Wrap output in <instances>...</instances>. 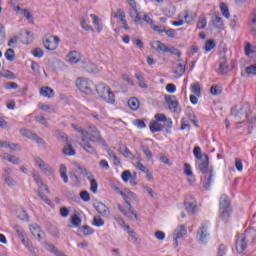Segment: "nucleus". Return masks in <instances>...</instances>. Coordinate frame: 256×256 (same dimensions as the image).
Segmentation results:
<instances>
[{
    "instance_id": "obj_53",
    "label": "nucleus",
    "mask_w": 256,
    "mask_h": 256,
    "mask_svg": "<svg viewBox=\"0 0 256 256\" xmlns=\"http://www.w3.org/2000/svg\"><path fill=\"white\" fill-rule=\"evenodd\" d=\"M115 19H120V21L125 20V11L123 9H118L114 14Z\"/></svg>"
},
{
    "instance_id": "obj_17",
    "label": "nucleus",
    "mask_w": 256,
    "mask_h": 256,
    "mask_svg": "<svg viewBox=\"0 0 256 256\" xmlns=\"http://www.w3.org/2000/svg\"><path fill=\"white\" fill-rule=\"evenodd\" d=\"M165 101L170 109V111H173V113H177L178 112V106H179V102H177V97L169 95V96H165Z\"/></svg>"
},
{
    "instance_id": "obj_26",
    "label": "nucleus",
    "mask_w": 256,
    "mask_h": 256,
    "mask_svg": "<svg viewBox=\"0 0 256 256\" xmlns=\"http://www.w3.org/2000/svg\"><path fill=\"white\" fill-rule=\"evenodd\" d=\"M149 127L151 133H159V131H163V125H161L157 121H151Z\"/></svg>"
},
{
    "instance_id": "obj_20",
    "label": "nucleus",
    "mask_w": 256,
    "mask_h": 256,
    "mask_svg": "<svg viewBox=\"0 0 256 256\" xmlns=\"http://www.w3.org/2000/svg\"><path fill=\"white\" fill-rule=\"evenodd\" d=\"M30 231L33 235V237H37L39 241L43 239V231H41V227L37 224L30 226Z\"/></svg>"
},
{
    "instance_id": "obj_58",
    "label": "nucleus",
    "mask_w": 256,
    "mask_h": 256,
    "mask_svg": "<svg viewBox=\"0 0 256 256\" xmlns=\"http://www.w3.org/2000/svg\"><path fill=\"white\" fill-rule=\"evenodd\" d=\"M38 196H39L40 199H42V201H44V203H46L47 205H52L53 202H52L49 198H47V195H45V193L39 192V193H38Z\"/></svg>"
},
{
    "instance_id": "obj_13",
    "label": "nucleus",
    "mask_w": 256,
    "mask_h": 256,
    "mask_svg": "<svg viewBox=\"0 0 256 256\" xmlns=\"http://www.w3.org/2000/svg\"><path fill=\"white\" fill-rule=\"evenodd\" d=\"M20 133L21 135H23V137H27V139L35 141L36 143H38V145H41V143H43V138L37 136V134L33 133L31 130L20 129Z\"/></svg>"
},
{
    "instance_id": "obj_54",
    "label": "nucleus",
    "mask_w": 256,
    "mask_h": 256,
    "mask_svg": "<svg viewBox=\"0 0 256 256\" xmlns=\"http://www.w3.org/2000/svg\"><path fill=\"white\" fill-rule=\"evenodd\" d=\"M25 247L28 248V250L30 251V253H32V255H34V256L37 255V249H35V247L33 246V243H31V241L26 242Z\"/></svg>"
},
{
    "instance_id": "obj_49",
    "label": "nucleus",
    "mask_w": 256,
    "mask_h": 256,
    "mask_svg": "<svg viewBox=\"0 0 256 256\" xmlns=\"http://www.w3.org/2000/svg\"><path fill=\"white\" fill-rule=\"evenodd\" d=\"M133 176V174H131V171L129 170H125L122 172L121 177H122V181H124V183H129V179Z\"/></svg>"
},
{
    "instance_id": "obj_22",
    "label": "nucleus",
    "mask_w": 256,
    "mask_h": 256,
    "mask_svg": "<svg viewBox=\"0 0 256 256\" xmlns=\"http://www.w3.org/2000/svg\"><path fill=\"white\" fill-rule=\"evenodd\" d=\"M40 95L42 97H48V99H52V97H55V91H53L52 88L45 86L40 89Z\"/></svg>"
},
{
    "instance_id": "obj_5",
    "label": "nucleus",
    "mask_w": 256,
    "mask_h": 256,
    "mask_svg": "<svg viewBox=\"0 0 256 256\" xmlns=\"http://www.w3.org/2000/svg\"><path fill=\"white\" fill-rule=\"evenodd\" d=\"M73 129L78 131V133L82 134V137H88V141H91L92 143H97L101 141V134L99 133V130H97V127L90 126L89 127V133L84 130L81 127H77V125L72 124Z\"/></svg>"
},
{
    "instance_id": "obj_60",
    "label": "nucleus",
    "mask_w": 256,
    "mask_h": 256,
    "mask_svg": "<svg viewBox=\"0 0 256 256\" xmlns=\"http://www.w3.org/2000/svg\"><path fill=\"white\" fill-rule=\"evenodd\" d=\"M193 153H194V156L196 157L197 161H198V159H203V155L201 154V147L196 146L194 148Z\"/></svg>"
},
{
    "instance_id": "obj_42",
    "label": "nucleus",
    "mask_w": 256,
    "mask_h": 256,
    "mask_svg": "<svg viewBox=\"0 0 256 256\" xmlns=\"http://www.w3.org/2000/svg\"><path fill=\"white\" fill-rule=\"evenodd\" d=\"M35 121H37V123H40V125H44V127H48L49 125L47 119L42 114L35 116Z\"/></svg>"
},
{
    "instance_id": "obj_55",
    "label": "nucleus",
    "mask_w": 256,
    "mask_h": 256,
    "mask_svg": "<svg viewBox=\"0 0 256 256\" xmlns=\"http://www.w3.org/2000/svg\"><path fill=\"white\" fill-rule=\"evenodd\" d=\"M205 51H211L212 49H215V41L214 40H208L204 47Z\"/></svg>"
},
{
    "instance_id": "obj_41",
    "label": "nucleus",
    "mask_w": 256,
    "mask_h": 256,
    "mask_svg": "<svg viewBox=\"0 0 256 256\" xmlns=\"http://www.w3.org/2000/svg\"><path fill=\"white\" fill-rule=\"evenodd\" d=\"M220 9L222 11V15L226 17V19H229V17H231V14L229 13V7H227V4L221 3Z\"/></svg>"
},
{
    "instance_id": "obj_32",
    "label": "nucleus",
    "mask_w": 256,
    "mask_h": 256,
    "mask_svg": "<svg viewBox=\"0 0 256 256\" xmlns=\"http://www.w3.org/2000/svg\"><path fill=\"white\" fill-rule=\"evenodd\" d=\"M198 29H205L207 27V17L204 14H201L197 22Z\"/></svg>"
},
{
    "instance_id": "obj_28",
    "label": "nucleus",
    "mask_w": 256,
    "mask_h": 256,
    "mask_svg": "<svg viewBox=\"0 0 256 256\" xmlns=\"http://www.w3.org/2000/svg\"><path fill=\"white\" fill-rule=\"evenodd\" d=\"M60 177L64 183H69V176H67V166H65V164L60 165Z\"/></svg>"
},
{
    "instance_id": "obj_29",
    "label": "nucleus",
    "mask_w": 256,
    "mask_h": 256,
    "mask_svg": "<svg viewBox=\"0 0 256 256\" xmlns=\"http://www.w3.org/2000/svg\"><path fill=\"white\" fill-rule=\"evenodd\" d=\"M33 179L37 183V185L40 187V189H44V191H49V188L45 184H43V181L41 180V176L39 174L34 173Z\"/></svg>"
},
{
    "instance_id": "obj_57",
    "label": "nucleus",
    "mask_w": 256,
    "mask_h": 256,
    "mask_svg": "<svg viewBox=\"0 0 256 256\" xmlns=\"http://www.w3.org/2000/svg\"><path fill=\"white\" fill-rule=\"evenodd\" d=\"M184 175H187V177H191V175H193V171L191 170V165L189 163L184 164Z\"/></svg>"
},
{
    "instance_id": "obj_64",
    "label": "nucleus",
    "mask_w": 256,
    "mask_h": 256,
    "mask_svg": "<svg viewBox=\"0 0 256 256\" xmlns=\"http://www.w3.org/2000/svg\"><path fill=\"white\" fill-rule=\"evenodd\" d=\"M5 89H18L19 85L15 82H7L5 83Z\"/></svg>"
},
{
    "instance_id": "obj_51",
    "label": "nucleus",
    "mask_w": 256,
    "mask_h": 256,
    "mask_svg": "<svg viewBox=\"0 0 256 256\" xmlns=\"http://www.w3.org/2000/svg\"><path fill=\"white\" fill-rule=\"evenodd\" d=\"M81 232L83 233V235L85 237H87L89 235H93V233H94L93 229L87 225L82 227Z\"/></svg>"
},
{
    "instance_id": "obj_63",
    "label": "nucleus",
    "mask_w": 256,
    "mask_h": 256,
    "mask_svg": "<svg viewBox=\"0 0 256 256\" xmlns=\"http://www.w3.org/2000/svg\"><path fill=\"white\" fill-rule=\"evenodd\" d=\"M80 198L86 202L91 201V195H89V192H87V191L80 192Z\"/></svg>"
},
{
    "instance_id": "obj_30",
    "label": "nucleus",
    "mask_w": 256,
    "mask_h": 256,
    "mask_svg": "<svg viewBox=\"0 0 256 256\" xmlns=\"http://www.w3.org/2000/svg\"><path fill=\"white\" fill-rule=\"evenodd\" d=\"M128 106L132 111H137L139 109V99L133 97L128 100Z\"/></svg>"
},
{
    "instance_id": "obj_24",
    "label": "nucleus",
    "mask_w": 256,
    "mask_h": 256,
    "mask_svg": "<svg viewBox=\"0 0 256 256\" xmlns=\"http://www.w3.org/2000/svg\"><path fill=\"white\" fill-rule=\"evenodd\" d=\"M153 31H156L157 33H166L167 37H171L173 39V37H175V29H168L165 30V28L160 29L159 26H152Z\"/></svg>"
},
{
    "instance_id": "obj_56",
    "label": "nucleus",
    "mask_w": 256,
    "mask_h": 256,
    "mask_svg": "<svg viewBox=\"0 0 256 256\" xmlns=\"http://www.w3.org/2000/svg\"><path fill=\"white\" fill-rule=\"evenodd\" d=\"M32 55H34V57H38L39 59H41V57H43V55H44L43 49H41V48L33 49Z\"/></svg>"
},
{
    "instance_id": "obj_23",
    "label": "nucleus",
    "mask_w": 256,
    "mask_h": 256,
    "mask_svg": "<svg viewBox=\"0 0 256 256\" xmlns=\"http://www.w3.org/2000/svg\"><path fill=\"white\" fill-rule=\"evenodd\" d=\"M129 15L136 24L141 23V14H139V11H137V7L130 8Z\"/></svg>"
},
{
    "instance_id": "obj_18",
    "label": "nucleus",
    "mask_w": 256,
    "mask_h": 256,
    "mask_svg": "<svg viewBox=\"0 0 256 256\" xmlns=\"http://www.w3.org/2000/svg\"><path fill=\"white\" fill-rule=\"evenodd\" d=\"M80 145L82 146L84 151H86V153H90V155H95V153H97L95 147H93V145H91V143L87 141V138L85 136L82 137Z\"/></svg>"
},
{
    "instance_id": "obj_50",
    "label": "nucleus",
    "mask_w": 256,
    "mask_h": 256,
    "mask_svg": "<svg viewBox=\"0 0 256 256\" xmlns=\"http://www.w3.org/2000/svg\"><path fill=\"white\" fill-rule=\"evenodd\" d=\"M164 127L166 128L167 133H171V129L173 127V121H171V118H166V120L163 121Z\"/></svg>"
},
{
    "instance_id": "obj_52",
    "label": "nucleus",
    "mask_w": 256,
    "mask_h": 256,
    "mask_svg": "<svg viewBox=\"0 0 256 256\" xmlns=\"http://www.w3.org/2000/svg\"><path fill=\"white\" fill-rule=\"evenodd\" d=\"M140 149L143 151V153L147 157V159H153V152H151V150H149V147L141 146Z\"/></svg>"
},
{
    "instance_id": "obj_4",
    "label": "nucleus",
    "mask_w": 256,
    "mask_h": 256,
    "mask_svg": "<svg viewBox=\"0 0 256 256\" xmlns=\"http://www.w3.org/2000/svg\"><path fill=\"white\" fill-rule=\"evenodd\" d=\"M233 209H231V202L227 195H222L220 197V219L224 221V223H228L229 219H231V213Z\"/></svg>"
},
{
    "instance_id": "obj_48",
    "label": "nucleus",
    "mask_w": 256,
    "mask_h": 256,
    "mask_svg": "<svg viewBox=\"0 0 256 256\" xmlns=\"http://www.w3.org/2000/svg\"><path fill=\"white\" fill-rule=\"evenodd\" d=\"M5 183L8 185V187L13 188L15 185H17V182L15 179H13L11 176H4Z\"/></svg>"
},
{
    "instance_id": "obj_1",
    "label": "nucleus",
    "mask_w": 256,
    "mask_h": 256,
    "mask_svg": "<svg viewBox=\"0 0 256 256\" xmlns=\"http://www.w3.org/2000/svg\"><path fill=\"white\" fill-rule=\"evenodd\" d=\"M255 239L256 232L253 229H247L243 234L238 235L236 239L237 253H243L247 249V245L253 243Z\"/></svg>"
},
{
    "instance_id": "obj_19",
    "label": "nucleus",
    "mask_w": 256,
    "mask_h": 256,
    "mask_svg": "<svg viewBox=\"0 0 256 256\" xmlns=\"http://www.w3.org/2000/svg\"><path fill=\"white\" fill-rule=\"evenodd\" d=\"M36 164L38 167L45 173V175H51L53 173V168H51L45 161L41 160L40 158L36 159Z\"/></svg>"
},
{
    "instance_id": "obj_40",
    "label": "nucleus",
    "mask_w": 256,
    "mask_h": 256,
    "mask_svg": "<svg viewBox=\"0 0 256 256\" xmlns=\"http://www.w3.org/2000/svg\"><path fill=\"white\" fill-rule=\"evenodd\" d=\"M4 55L7 61H15V50L12 48L7 49Z\"/></svg>"
},
{
    "instance_id": "obj_36",
    "label": "nucleus",
    "mask_w": 256,
    "mask_h": 256,
    "mask_svg": "<svg viewBox=\"0 0 256 256\" xmlns=\"http://www.w3.org/2000/svg\"><path fill=\"white\" fill-rule=\"evenodd\" d=\"M17 144H15V143H10L9 141H5V142H3V141H0V149H2L3 147L5 148V149H12L13 151H15L16 149H17Z\"/></svg>"
},
{
    "instance_id": "obj_37",
    "label": "nucleus",
    "mask_w": 256,
    "mask_h": 256,
    "mask_svg": "<svg viewBox=\"0 0 256 256\" xmlns=\"http://www.w3.org/2000/svg\"><path fill=\"white\" fill-rule=\"evenodd\" d=\"M16 213L18 219H21V221H29V215H27V212H25V210L18 209Z\"/></svg>"
},
{
    "instance_id": "obj_47",
    "label": "nucleus",
    "mask_w": 256,
    "mask_h": 256,
    "mask_svg": "<svg viewBox=\"0 0 256 256\" xmlns=\"http://www.w3.org/2000/svg\"><path fill=\"white\" fill-rule=\"evenodd\" d=\"M92 225H94L95 227H103V225H105V220H103L99 216L98 217H94Z\"/></svg>"
},
{
    "instance_id": "obj_45",
    "label": "nucleus",
    "mask_w": 256,
    "mask_h": 256,
    "mask_svg": "<svg viewBox=\"0 0 256 256\" xmlns=\"http://www.w3.org/2000/svg\"><path fill=\"white\" fill-rule=\"evenodd\" d=\"M120 195L123 197L125 203H127V205H129V203H131V200L129 199V197H133L135 195V193L129 191L127 193L125 192H120Z\"/></svg>"
},
{
    "instance_id": "obj_43",
    "label": "nucleus",
    "mask_w": 256,
    "mask_h": 256,
    "mask_svg": "<svg viewBox=\"0 0 256 256\" xmlns=\"http://www.w3.org/2000/svg\"><path fill=\"white\" fill-rule=\"evenodd\" d=\"M0 76H2L4 79H15V73L11 72L10 70H3L0 73Z\"/></svg>"
},
{
    "instance_id": "obj_8",
    "label": "nucleus",
    "mask_w": 256,
    "mask_h": 256,
    "mask_svg": "<svg viewBox=\"0 0 256 256\" xmlns=\"http://www.w3.org/2000/svg\"><path fill=\"white\" fill-rule=\"evenodd\" d=\"M76 87L82 93H86V95H91V93H93V89H95V83L87 78H78L76 80Z\"/></svg>"
},
{
    "instance_id": "obj_62",
    "label": "nucleus",
    "mask_w": 256,
    "mask_h": 256,
    "mask_svg": "<svg viewBox=\"0 0 256 256\" xmlns=\"http://www.w3.org/2000/svg\"><path fill=\"white\" fill-rule=\"evenodd\" d=\"M246 73H247V75H256V66L250 65V66L246 67Z\"/></svg>"
},
{
    "instance_id": "obj_2",
    "label": "nucleus",
    "mask_w": 256,
    "mask_h": 256,
    "mask_svg": "<svg viewBox=\"0 0 256 256\" xmlns=\"http://www.w3.org/2000/svg\"><path fill=\"white\" fill-rule=\"evenodd\" d=\"M231 115H233L236 123H245L251 117V105L248 103L242 106L235 105L231 109Z\"/></svg>"
},
{
    "instance_id": "obj_59",
    "label": "nucleus",
    "mask_w": 256,
    "mask_h": 256,
    "mask_svg": "<svg viewBox=\"0 0 256 256\" xmlns=\"http://www.w3.org/2000/svg\"><path fill=\"white\" fill-rule=\"evenodd\" d=\"M71 223L74 227H79V225H81V218H79L77 215H74L72 216Z\"/></svg>"
},
{
    "instance_id": "obj_14",
    "label": "nucleus",
    "mask_w": 256,
    "mask_h": 256,
    "mask_svg": "<svg viewBox=\"0 0 256 256\" xmlns=\"http://www.w3.org/2000/svg\"><path fill=\"white\" fill-rule=\"evenodd\" d=\"M94 208L102 217H109L111 215L109 207H107V205H105L103 202H96L94 204Z\"/></svg>"
},
{
    "instance_id": "obj_34",
    "label": "nucleus",
    "mask_w": 256,
    "mask_h": 256,
    "mask_svg": "<svg viewBox=\"0 0 256 256\" xmlns=\"http://www.w3.org/2000/svg\"><path fill=\"white\" fill-rule=\"evenodd\" d=\"M62 153L64 155L73 156L76 152L75 149H73V147L71 146V143H68L67 145L64 146Z\"/></svg>"
},
{
    "instance_id": "obj_31",
    "label": "nucleus",
    "mask_w": 256,
    "mask_h": 256,
    "mask_svg": "<svg viewBox=\"0 0 256 256\" xmlns=\"http://www.w3.org/2000/svg\"><path fill=\"white\" fill-rule=\"evenodd\" d=\"M190 89H191V92L194 95H196V97H201V84H199V82L192 84Z\"/></svg>"
},
{
    "instance_id": "obj_3",
    "label": "nucleus",
    "mask_w": 256,
    "mask_h": 256,
    "mask_svg": "<svg viewBox=\"0 0 256 256\" xmlns=\"http://www.w3.org/2000/svg\"><path fill=\"white\" fill-rule=\"evenodd\" d=\"M196 165L199 171L204 175L209 172L208 176H205L207 182L203 185L204 189L207 190L209 187H211V179H213V169L209 170V156L207 154H203V158L196 160Z\"/></svg>"
},
{
    "instance_id": "obj_6",
    "label": "nucleus",
    "mask_w": 256,
    "mask_h": 256,
    "mask_svg": "<svg viewBox=\"0 0 256 256\" xmlns=\"http://www.w3.org/2000/svg\"><path fill=\"white\" fill-rule=\"evenodd\" d=\"M99 97L101 99H104L106 103H110V105H113L115 103V94H113V91H111V88L107 86L106 84H100L97 87H95Z\"/></svg>"
},
{
    "instance_id": "obj_9",
    "label": "nucleus",
    "mask_w": 256,
    "mask_h": 256,
    "mask_svg": "<svg viewBox=\"0 0 256 256\" xmlns=\"http://www.w3.org/2000/svg\"><path fill=\"white\" fill-rule=\"evenodd\" d=\"M225 51L227 48H223V53L220 57V64L218 68L219 75H225V73H229V71H233V66L227 65V56L225 55Z\"/></svg>"
},
{
    "instance_id": "obj_10",
    "label": "nucleus",
    "mask_w": 256,
    "mask_h": 256,
    "mask_svg": "<svg viewBox=\"0 0 256 256\" xmlns=\"http://www.w3.org/2000/svg\"><path fill=\"white\" fill-rule=\"evenodd\" d=\"M59 41L61 40L58 36H50L49 38L46 37L43 41L44 47L47 49V51H55V49L59 47Z\"/></svg>"
},
{
    "instance_id": "obj_15",
    "label": "nucleus",
    "mask_w": 256,
    "mask_h": 256,
    "mask_svg": "<svg viewBox=\"0 0 256 256\" xmlns=\"http://www.w3.org/2000/svg\"><path fill=\"white\" fill-rule=\"evenodd\" d=\"M189 201H185V209L190 215H195V211H197V202L193 196H188Z\"/></svg>"
},
{
    "instance_id": "obj_7",
    "label": "nucleus",
    "mask_w": 256,
    "mask_h": 256,
    "mask_svg": "<svg viewBox=\"0 0 256 256\" xmlns=\"http://www.w3.org/2000/svg\"><path fill=\"white\" fill-rule=\"evenodd\" d=\"M152 49L157 51V53H170L171 55H176V57H181V51L173 46L168 47L161 41H154L151 44Z\"/></svg>"
},
{
    "instance_id": "obj_61",
    "label": "nucleus",
    "mask_w": 256,
    "mask_h": 256,
    "mask_svg": "<svg viewBox=\"0 0 256 256\" xmlns=\"http://www.w3.org/2000/svg\"><path fill=\"white\" fill-rule=\"evenodd\" d=\"M97 188H98L97 180L92 179L90 181V191H92V193H97Z\"/></svg>"
},
{
    "instance_id": "obj_21",
    "label": "nucleus",
    "mask_w": 256,
    "mask_h": 256,
    "mask_svg": "<svg viewBox=\"0 0 256 256\" xmlns=\"http://www.w3.org/2000/svg\"><path fill=\"white\" fill-rule=\"evenodd\" d=\"M90 17L93 20V24L96 27V31L98 33H101V31H103V21H101L99 16H97L95 14H91Z\"/></svg>"
},
{
    "instance_id": "obj_39",
    "label": "nucleus",
    "mask_w": 256,
    "mask_h": 256,
    "mask_svg": "<svg viewBox=\"0 0 256 256\" xmlns=\"http://www.w3.org/2000/svg\"><path fill=\"white\" fill-rule=\"evenodd\" d=\"M2 159H5L6 161L13 163L14 165H17L19 163V158L15 157L13 155H9V154L3 155Z\"/></svg>"
},
{
    "instance_id": "obj_46",
    "label": "nucleus",
    "mask_w": 256,
    "mask_h": 256,
    "mask_svg": "<svg viewBox=\"0 0 256 256\" xmlns=\"http://www.w3.org/2000/svg\"><path fill=\"white\" fill-rule=\"evenodd\" d=\"M86 71L88 73H99V68L95 64L89 63L86 65Z\"/></svg>"
},
{
    "instance_id": "obj_12",
    "label": "nucleus",
    "mask_w": 256,
    "mask_h": 256,
    "mask_svg": "<svg viewBox=\"0 0 256 256\" xmlns=\"http://www.w3.org/2000/svg\"><path fill=\"white\" fill-rule=\"evenodd\" d=\"M196 237L200 241V243H207V240L209 239V231H208L207 224H202L200 226Z\"/></svg>"
},
{
    "instance_id": "obj_25",
    "label": "nucleus",
    "mask_w": 256,
    "mask_h": 256,
    "mask_svg": "<svg viewBox=\"0 0 256 256\" xmlns=\"http://www.w3.org/2000/svg\"><path fill=\"white\" fill-rule=\"evenodd\" d=\"M248 31L251 35H256V15L254 14L251 20L248 22Z\"/></svg>"
},
{
    "instance_id": "obj_35",
    "label": "nucleus",
    "mask_w": 256,
    "mask_h": 256,
    "mask_svg": "<svg viewBox=\"0 0 256 256\" xmlns=\"http://www.w3.org/2000/svg\"><path fill=\"white\" fill-rule=\"evenodd\" d=\"M80 25L82 27V29H84V31H95V29H93V26L87 24V18L82 17L80 20Z\"/></svg>"
},
{
    "instance_id": "obj_27",
    "label": "nucleus",
    "mask_w": 256,
    "mask_h": 256,
    "mask_svg": "<svg viewBox=\"0 0 256 256\" xmlns=\"http://www.w3.org/2000/svg\"><path fill=\"white\" fill-rule=\"evenodd\" d=\"M119 153H121V155H123V157H126L128 159H135V155H133V153L131 151H129V148H127V146L120 147L118 149Z\"/></svg>"
},
{
    "instance_id": "obj_38",
    "label": "nucleus",
    "mask_w": 256,
    "mask_h": 256,
    "mask_svg": "<svg viewBox=\"0 0 256 256\" xmlns=\"http://www.w3.org/2000/svg\"><path fill=\"white\" fill-rule=\"evenodd\" d=\"M174 73L176 74V77H183L185 75V66L183 64H178L176 67Z\"/></svg>"
},
{
    "instance_id": "obj_16",
    "label": "nucleus",
    "mask_w": 256,
    "mask_h": 256,
    "mask_svg": "<svg viewBox=\"0 0 256 256\" xmlns=\"http://www.w3.org/2000/svg\"><path fill=\"white\" fill-rule=\"evenodd\" d=\"M211 23L215 29H220L223 31L225 29V24L223 23V18L219 13H214L211 18Z\"/></svg>"
},
{
    "instance_id": "obj_33",
    "label": "nucleus",
    "mask_w": 256,
    "mask_h": 256,
    "mask_svg": "<svg viewBox=\"0 0 256 256\" xmlns=\"http://www.w3.org/2000/svg\"><path fill=\"white\" fill-rule=\"evenodd\" d=\"M80 60H81V56L79 55V52L73 51L69 54L70 63H79Z\"/></svg>"
},
{
    "instance_id": "obj_11",
    "label": "nucleus",
    "mask_w": 256,
    "mask_h": 256,
    "mask_svg": "<svg viewBox=\"0 0 256 256\" xmlns=\"http://www.w3.org/2000/svg\"><path fill=\"white\" fill-rule=\"evenodd\" d=\"M187 236V228L185 225H180L174 231V247H179V239L183 240Z\"/></svg>"
},
{
    "instance_id": "obj_44",
    "label": "nucleus",
    "mask_w": 256,
    "mask_h": 256,
    "mask_svg": "<svg viewBox=\"0 0 256 256\" xmlns=\"http://www.w3.org/2000/svg\"><path fill=\"white\" fill-rule=\"evenodd\" d=\"M210 93L212 95H221V93H223V89L219 85H213L210 88Z\"/></svg>"
}]
</instances>
